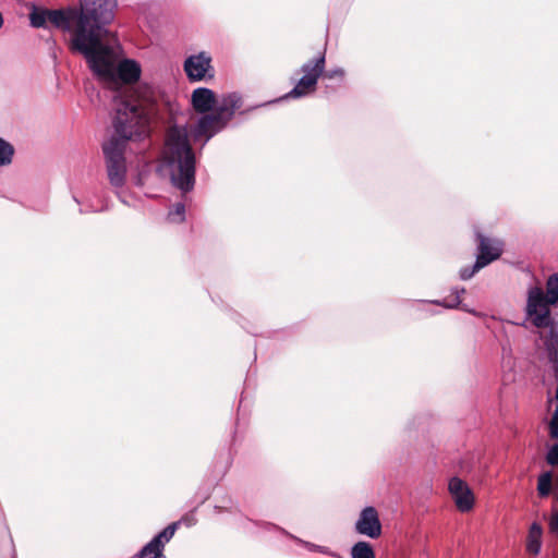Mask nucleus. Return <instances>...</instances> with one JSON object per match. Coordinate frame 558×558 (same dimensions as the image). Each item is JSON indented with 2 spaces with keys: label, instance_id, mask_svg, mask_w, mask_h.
<instances>
[{
  "label": "nucleus",
  "instance_id": "obj_1",
  "mask_svg": "<svg viewBox=\"0 0 558 558\" xmlns=\"http://www.w3.org/2000/svg\"><path fill=\"white\" fill-rule=\"evenodd\" d=\"M148 116L137 102L121 100L112 119L113 133L102 145L106 169L110 184L120 189L126 179V160L124 157L129 141L143 138L147 133Z\"/></svg>",
  "mask_w": 558,
  "mask_h": 558
},
{
  "label": "nucleus",
  "instance_id": "obj_2",
  "mask_svg": "<svg viewBox=\"0 0 558 558\" xmlns=\"http://www.w3.org/2000/svg\"><path fill=\"white\" fill-rule=\"evenodd\" d=\"M114 19V9L104 10L99 21L84 34L82 27L78 38L71 40V49L84 56L94 75L105 82L116 81V54L112 48L102 43L109 31L107 26Z\"/></svg>",
  "mask_w": 558,
  "mask_h": 558
},
{
  "label": "nucleus",
  "instance_id": "obj_3",
  "mask_svg": "<svg viewBox=\"0 0 558 558\" xmlns=\"http://www.w3.org/2000/svg\"><path fill=\"white\" fill-rule=\"evenodd\" d=\"M192 105L202 114L192 129V136L195 141L204 136L206 143L231 121L235 111L242 107V97L238 93H230L217 101L211 89L198 87L192 94Z\"/></svg>",
  "mask_w": 558,
  "mask_h": 558
},
{
  "label": "nucleus",
  "instance_id": "obj_4",
  "mask_svg": "<svg viewBox=\"0 0 558 558\" xmlns=\"http://www.w3.org/2000/svg\"><path fill=\"white\" fill-rule=\"evenodd\" d=\"M558 303V271L547 278L546 292L541 288L530 289L526 302V315L537 328H549L545 348L556 379H558V319L550 315V305Z\"/></svg>",
  "mask_w": 558,
  "mask_h": 558
},
{
  "label": "nucleus",
  "instance_id": "obj_5",
  "mask_svg": "<svg viewBox=\"0 0 558 558\" xmlns=\"http://www.w3.org/2000/svg\"><path fill=\"white\" fill-rule=\"evenodd\" d=\"M163 160L173 186L183 193L191 192L195 185L196 160L185 128H170L166 137Z\"/></svg>",
  "mask_w": 558,
  "mask_h": 558
},
{
  "label": "nucleus",
  "instance_id": "obj_6",
  "mask_svg": "<svg viewBox=\"0 0 558 558\" xmlns=\"http://www.w3.org/2000/svg\"><path fill=\"white\" fill-rule=\"evenodd\" d=\"M116 8V0H82L80 8L49 10L48 22L63 32H70L75 25L72 39H76L82 27L86 34L99 21L104 10Z\"/></svg>",
  "mask_w": 558,
  "mask_h": 558
},
{
  "label": "nucleus",
  "instance_id": "obj_7",
  "mask_svg": "<svg viewBox=\"0 0 558 558\" xmlns=\"http://www.w3.org/2000/svg\"><path fill=\"white\" fill-rule=\"evenodd\" d=\"M326 53L320 51L313 59L308 60L301 66V72L304 75L299 80L296 85L287 94L284 98H301L308 94L310 90H314L318 78L325 71Z\"/></svg>",
  "mask_w": 558,
  "mask_h": 558
},
{
  "label": "nucleus",
  "instance_id": "obj_8",
  "mask_svg": "<svg viewBox=\"0 0 558 558\" xmlns=\"http://www.w3.org/2000/svg\"><path fill=\"white\" fill-rule=\"evenodd\" d=\"M184 71L191 82L211 80L215 76L211 57L205 51L187 57L184 61Z\"/></svg>",
  "mask_w": 558,
  "mask_h": 558
},
{
  "label": "nucleus",
  "instance_id": "obj_9",
  "mask_svg": "<svg viewBox=\"0 0 558 558\" xmlns=\"http://www.w3.org/2000/svg\"><path fill=\"white\" fill-rule=\"evenodd\" d=\"M180 522H173L155 535L137 554L138 558H166L165 545L173 537Z\"/></svg>",
  "mask_w": 558,
  "mask_h": 558
},
{
  "label": "nucleus",
  "instance_id": "obj_10",
  "mask_svg": "<svg viewBox=\"0 0 558 558\" xmlns=\"http://www.w3.org/2000/svg\"><path fill=\"white\" fill-rule=\"evenodd\" d=\"M354 530L357 534L369 538H378L381 535L383 526L375 507L367 506L362 509Z\"/></svg>",
  "mask_w": 558,
  "mask_h": 558
},
{
  "label": "nucleus",
  "instance_id": "obj_11",
  "mask_svg": "<svg viewBox=\"0 0 558 558\" xmlns=\"http://www.w3.org/2000/svg\"><path fill=\"white\" fill-rule=\"evenodd\" d=\"M449 492L456 502L457 508L462 512L470 511L474 506V497L464 481L459 477H452L449 481Z\"/></svg>",
  "mask_w": 558,
  "mask_h": 558
},
{
  "label": "nucleus",
  "instance_id": "obj_12",
  "mask_svg": "<svg viewBox=\"0 0 558 558\" xmlns=\"http://www.w3.org/2000/svg\"><path fill=\"white\" fill-rule=\"evenodd\" d=\"M476 238L478 240V254L476 255V268H483L489 263L499 258L501 255V248L498 245H494L492 241L477 232Z\"/></svg>",
  "mask_w": 558,
  "mask_h": 558
},
{
  "label": "nucleus",
  "instance_id": "obj_13",
  "mask_svg": "<svg viewBox=\"0 0 558 558\" xmlns=\"http://www.w3.org/2000/svg\"><path fill=\"white\" fill-rule=\"evenodd\" d=\"M141 65L132 59H124L118 65L116 64V78L123 83H135L141 77Z\"/></svg>",
  "mask_w": 558,
  "mask_h": 558
},
{
  "label": "nucleus",
  "instance_id": "obj_14",
  "mask_svg": "<svg viewBox=\"0 0 558 558\" xmlns=\"http://www.w3.org/2000/svg\"><path fill=\"white\" fill-rule=\"evenodd\" d=\"M543 529L539 523L533 522L529 530L526 550L533 555H538L542 548Z\"/></svg>",
  "mask_w": 558,
  "mask_h": 558
},
{
  "label": "nucleus",
  "instance_id": "obj_15",
  "mask_svg": "<svg viewBox=\"0 0 558 558\" xmlns=\"http://www.w3.org/2000/svg\"><path fill=\"white\" fill-rule=\"evenodd\" d=\"M553 487V473L551 471L543 472L537 477V494L541 498H546L550 495Z\"/></svg>",
  "mask_w": 558,
  "mask_h": 558
},
{
  "label": "nucleus",
  "instance_id": "obj_16",
  "mask_svg": "<svg viewBox=\"0 0 558 558\" xmlns=\"http://www.w3.org/2000/svg\"><path fill=\"white\" fill-rule=\"evenodd\" d=\"M352 558H376L373 546L365 541L355 543L351 548Z\"/></svg>",
  "mask_w": 558,
  "mask_h": 558
},
{
  "label": "nucleus",
  "instance_id": "obj_17",
  "mask_svg": "<svg viewBox=\"0 0 558 558\" xmlns=\"http://www.w3.org/2000/svg\"><path fill=\"white\" fill-rule=\"evenodd\" d=\"M465 292L464 288L454 287L451 290L450 299H445L441 302H436L437 304H441L447 308H457L461 305L460 295Z\"/></svg>",
  "mask_w": 558,
  "mask_h": 558
},
{
  "label": "nucleus",
  "instance_id": "obj_18",
  "mask_svg": "<svg viewBox=\"0 0 558 558\" xmlns=\"http://www.w3.org/2000/svg\"><path fill=\"white\" fill-rule=\"evenodd\" d=\"M13 154V146L0 137V166L10 165L12 162Z\"/></svg>",
  "mask_w": 558,
  "mask_h": 558
},
{
  "label": "nucleus",
  "instance_id": "obj_19",
  "mask_svg": "<svg viewBox=\"0 0 558 558\" xmlns=\"http://www.w3.org/2000/svg\"><path fill=\"white\" fill-rule=\"evenodd\" d=\"M49 19V10L34 11L31 14V23L34 27H45Z\"/></svg>",
  "mask_w": 558,
  "mask_h": 558
},
{
  "label": "nucleus",
  "instance_id": "obj_20",
  "mask_svg": "<svg viewBox=\"0 0 558 558\" xmlns=\"http://www.w3.org/2000/svg\"><path fill=\"white\" fill-rule=\"evenodd\" d=\"M168 219L171 222H183L185 220V205L183 203H177L173 209L169 210Z\"/></svg>",
  "mask_w": 558,
  "mask_h": 558
},
{
  "label": "nucleus",
  "instance_id": "obj_21",
  "mask_svg": "<svg viewBox=\"0 0 558 558\" xmlns=\"http://www.w3.org/2000/svg\"><path fill=\"white\" fill-rule=\"evenodd\" d=\"M481 268H476V262L472 266L463 267L460 272L459 277L461 280H469L471 279L476 271H478Z\"/></svg>",
  "mask_w": 558,
  "mask_h": 558
},
{
  "label": "nucleus",
  "instance_id": "obj_22",
  "mask_svg": "<svg viewBox=\"0 0 558 558\" xmlns=\"http://www.w3.org/2000/svg\"><path fill=\"white\" fill-rule=\"evenodd\" d=\"M556 500H558V493L554 494ZM549 531L551 534L558 536V511L554 512L549 520Z\"/></svg>",
  "mask_w": 558,
  "mask_h": 558
},
{
  "label": "nucleus",
  "instance_id": "obj_23",
  "mask_svg": "<svg viewBox=\"0 0 558 558\" xmlns=\"http://www.w3.org/2000/svg\"><path fill=\"white\" fill-rule=\"evenodd\" d=\"M556 500H558V493L554 494ZM549 531L551 534L558 536V511L554 512L549 520Z\"/></svg>",
  "mask_w": 558,
  "mask_h": 558
},
{
  "label": "nucleus",
  "instance_id": "obj_24",
  "mask_svg": "<svg viewBox=\"0 0 558 558\" xmlns=\"http://www.w3.org/2000/svg\"><path fill=\"white\" fill-rule=\"evenodd\" d=\"M344 75V72L342 69H335L331 71L326 72L325 76L328 78L339 77L342 78Z\"/></svg>",
  "mask_w": 558,
  "mask_h": 558
},
{
  "label": "nucleus",
  "instance_id": "obj_25",
  "mask_svg": "<svg viewBox=\"0 0 558 558\" xmlns=\"http://www.w3.org/2000/svg\"><path fill=\"white\" fill-rule=\"evenodd\" d=\"M461 308H462V310H464L465 312H469V313H473V314H474V311L466 308L464 305H463V306H461Z\"/></svg>",
  "mask_w": 558,
  "mask_h": 558
}]
</instances>
